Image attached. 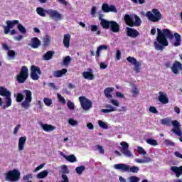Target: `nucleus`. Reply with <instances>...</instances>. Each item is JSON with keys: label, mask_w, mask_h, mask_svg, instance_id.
I'll list each match as a JSON object with an SVG mask.
<instances>
[{"label": "nucleus", "mask_w": 182, "mask_h": 182, "mask_svg": "<svg viewBox=\"0 0 182 182\" xmlns=\"http://www.w3.org/2000/svg\"><path fill=\"white\" fill-rule=\"evenodd\" d=\"M36 13L38 14V15H39V16L45 18V16H46V14H48V10L44 9L42 7H38L36 9Z\"/></svg>", "instance_id": "nucleus-29"}, {"label": "nucleus", "mask_w": 182, "mask_h": 182, "mask_svg": "<svg viewBox=\"0 0 182 182\" xmlns=\"http://www.w3.org/2000/svg\"><path fill=\"white\" fill-rule=\"evenodd\" d=\"M70 34H65L63 37V45L67 49L70 46Z\"/></svg>", "instance_id": "nucleus-26"}, {"label": "nucleus", "mask_w": 182, "mask_h": 182, "mask_svg": "<svg viewBox=\"0 0 182 182\" xmlns=\"http://www.w3.org/2000/svg\"><path fill=\"white\" fill-rule=\"evenodd\" d=\"M101 112L102 113H110L112 112H114V107H113L112 105H109L107 106V109H101Z\"/></svg>", "instance_id": "nucleus-35"}, {"label": "nucleus", "mask_w": 182, "mask_h": 182, "mask_svg": "<svg viewBox=\"0 0 182 182\" xmlns=\"http://www.w3.org/2000/svg\"><path fill=\"white\" fill-rule=\"evenodd\" d=\"M127 62L131 63V65H134L136 62L137 60L134 57L129 56L127 58Z\"/></svg>", "instance_id": "nucleus-43"}, {"label": "nucleus", "mask_w": 182, "mask_h": 182, "mask_svg": "<svg viewBox=\"0 0 182 182\" xmlns=\"http://www.w3.org/2000/svg\"><path fill=\"white\" fill-rule=\"evenodd\" d=\"M87 127L90 130H93L95 129V126H93V124H92V122L87 123Z\"/></svg>", "instance_id": "nucleus-63"}, {"label": "nucleus", "mask_w": 182, "mask_h": 182, "mask_svg": "<svg viewBox=\"0 0 182 182\" xmlns=\"http://www.w3.org/2000/svg\"><path fill=\"white\" fill-rule=\"evenodd\" d=\"M33 49H38L41 45V40L38 37L31 38V43L28 44Z\"/></svg>", "instance_id": "nucleus-15"}, {"label": "nucleus", "mask_w": 182, "mask_h": 182, "mask_svg": "<svg viewBox=\"0 0 182 182\" xmlns=\"http://www.w3.org/2000/svg\"><path fill=\"white\" fill-rule=\"evenodd\" d=\"M98 124L100 127H101V129H105V130L109 129V126L107 125V124H106L105 122L102 120L98 121Z\"/></svg>", "instance_id": "nucleus-41"}, {"label": "nucleus", "mask_w": 182, "mask_h": 182, "mask_svg": "<svg viewBox=\"0 0 182 182\" xmlns=\"http://www.w3.org/2000/svg\"><path fill=\"white\" fill-rule=\"evenodd\" d=\"M7 55L10 59H15L16 57V53L14 50H9Z\"/></svg>", "instance_id": "nucleus-37"}, {"label": "nucleus", "mask_w": 182, "mask_h": 182, "mask_svg": "<svg viewBox=\"0 0 182 182\" xmlns=\"http://www.w3.org/2000/svg\"><path fill=\"white\" fill-rule=\"evenodd\" d=\"M102 50H107V46L101 45L99 47H97L96 52L97 58H100V52H102Z\"/></svg>", "instance_id": "nucleus-30"}, {"label": "nucleus", "mask_w": 182, "mask_h": 182, "mask_svg": "<svg viewBox=\"0 0 182 182\" xmlns=\"http://www.w3.org/2000/svg\"><path fill=\"white\" fill-rule=\"evenodd\" d=\"M39 75H42L41 68L36 65H31V77L33 80H39Z\"/></svg>", "instance_id": "nucleus-11"}, {"label": "nucleus", "mask_w": 182, "mask_h": 182, "mask_svg": "<svg viewBox=\"0 0 182 182\" xmlns=\"http://www.w3.org/2000/svg\"><path fill=\"white\" fill-rule=\"evenodd\" d=\"M41 128L44 132H53L56 129V127L48 124H41Z\"/></svg>", "instance_id": "nucleus-28"}, {"label": "nucleus", "mask_w": 182, "mask_h": 182, "mask_svg": "<svg viewBox=\"0 0 182 182\" xmlns=\"http://www.w3.org/2000/svg\"><path fill=\"white\" fill-rule=\"evenodd\" d=\"M71 61H72V58H70V56L69 55H67L63 59V65L66 66L69 65V63H70Z\"/></svg>", "instance_id": "nucleus-42"}, {"label": "nucleus", "mask_w": 182, "mask_h": 182, "mask_svg": "<svg viewBox=\"0 0 182 182\" xmlns=\"http://www.w3.org/2000/svg\"><path fill=\"white\" fill-rule=\"evenodd\" d=\"M62 174H69V169L68 168V166L64 165L62 167V171H61Z\"/></svg>", "instance_id": "nucleus-49"}, {"label": "nucleus", "mask_w": 182, "mask_h": 182, "mask_svg": "<svg viewBox=\"0 0 182 182\" xmlns=\"http://www.w3.org/2000/svg\"><path fill=\"white\" fill-rule=\"evenodd\" d=\"M32 177H33L32 173H30V174L24 176L23 177V179L26 182H32V181L29 180L30 178H32Z\"/></svg>", "instance_id": "nucleus-48"}, {"label": "nucleus", "mask_w": 182, "mask_h": 182, "mask_svg": "<svg viewBox=\"0 0 182 182\" xmlns=\"http://www.w3.org/2000/svg\"><path fill=\"white\" fill-rule=\"evenodd\" d=\"M43 167H45V164H41V165L37 166L34 170V173H36V171H39V170H42Z\"/></svg>", "instance_id": "nucleus-58"}, {"label": "nucleus", "mask_w": 182, "mask_h": 182, "mask_svg": "<svg viewBox=\"0 0 182 182\" xmlns=\"http://www.w3.org/2000/svg\"><path fill=\"white\" fill-rule=\"evenodd\" d=\"M146 143L148 144H150V146H157V144H159V143L157 142V141L156 139H153L151 138L147 139Z\"/></svg>", "instance_id": "nucleus-39"}, {"label": "nucleus", "mask_w": 182, "mask_h": 182, "mask_svg": "<svg viewBox=\"0 0 182 182\" xmlns=\"http://www.w3.org/2000/svg\"><path fill=\"white\" fill-rule=\"evenodd\" d=\"M111 24L109 25V28L112 32H114V33H117L120 32V26L117 22L114 21H111Z\"/></svg>", "instance_id": "nucleus-19"}, {"label": "nucleus", "mask_w": 182, "mask_h": 182, "mask_svg": "<svg viewBox=\"0 0 182 182\" xmlns=\"http://www.w3.org/2000/svg\"><path fill=\"white\" fill-rule=\"evenodd\" d=\"M68 123L69 124H70L71 126H77V121L73 119V118H70L68 120Z\"/></svg>", "instance_id": "nucleus-53"}, {"label": "nucleus", "mask_w": 182, "mask_h": 182, "mask_svg": "<svg viewBox=\"0 0 182 182\" xmlns=\"http://www.w3.org/2000/svg\"><path fill=\"white\" fill-rule=\"evenodd\" d=\"M161 124H164V126L170 127L173 126V129H172V132L174 133V134H176V136H179L181 137L182 136V132H181V124L180 122L177 120L171 121V119L170 118H164L161 121Z\"/></svg>", "instance_id": "nucleus-2"}, {"label": "nucleus", "mask_w": 182, "mask_h": 182, "mask_svg": "<svg viewBox=\"0 0 182 182\" xmlns=\"http://www.w3.org/2000/svg\"><path fill=\"white\" fill-rule=\"evenodd\" d=\"M97 149L100 154H105V149H103V146L98 145L97 146Z\"/></svg>", "instance_id": "nucleus-57"}, {"label": "nucleus", "mask_w": 182, "mask_h": 182, "mask_svg": "<svg viewBox=\"0 0 182 182\" xmlns=\"http://www.w3.org/2000/svg\"><path fill=\"white\" fill-rule=\"evenodd\" d=\"M54 53L53 51H48L43 56L44 60H50L53 58Z\"/></svg>", "instance_id": "nucleus-33"}, {"label": "nucleus", "mask_w": 182, "mask_h": 182, "mask_svg": "<svg viewBox=\"0 0 182 182\" xmlns=\"http://www.w3.org/2000/svg\"><path fill=\"white\" fill-rule=\"evenodd\" d=\"M79 101L80 103V106L82 109V110H85V112H87L88 110H90L92 107H93V102L90 101V100L87 99L85 96L79 97Z\"/></svg>", "instance_id": "nucleus-8"}, {"label": "nucleus", "mask_w": 182, "mask_h": 182, "mask_svg": "<svg viewBox=\"0 0 182 182\" xmlns=\"http://www.w3.org/2000/svg\"><path fill=\"white\" fill-rule=\"evenodd\" d=\"M61 182H69V178L66 174H62L61 175Z\"/></svg>", "instance_id": "nucleus-54"}, {"label": "nucleus", "mask_w": 182, "mask_h": 182, "mask_svg": "<svg viewBox=\"0 0 182 182\" xmlns=\"http://www.w3.org/2000/svg\"><path fill=\"white\" fill-rule=\"evenodd\" d=\"M21 177V172L18 171V169H14L12 171H9L7 173H6V180L7 181H18Z\"/></svg>", "instance_id": "nucleus-9"}, {"label": "nucleus", "mask_w": 182, "mask_h": 182, "mask_svg": "<svg viewBox=\"0 0 182 182\" xmlns=\"http://www.w3.org/2000/svg\"><path fill=\"white\" fill-rule=\"evenodd\" d=\"M124 20L126 25L130 26V28H133V26L139 28V26H141V18L136 14H134V17L130 14H125Z\"/></svg>", "instance_id": "nucleus-3"}, {"label": "nucleus", "mask_w": 182, "mask_h": 182, "mask_svg": "<svg viewBox=\"0 0 182 182\" xmlns=\"http://www.w3.org/2000/svg\"><path fill=\"white\" fill-rule=\"evenodd\" d=\"M126 31L127 35V36H129V38H137V36H139V31H137V30L132 28L130 27H127Z\"/></svg>", "instance_id": "nucleus-18"}, {"label": "nucleus", "mask_w": 182, "mask_h": 182, "mask_svg": "<svg viewBox=\"0 0 182 182\" xmlns=\"http://www.w3.org/2000/svg\"><path fill=\"white\" fill-rule=\"evenodd\" d=\"M67 106L70 110H75V103L72 102L71 101H68L67 102Z\"/></svg>", "instance_id": "nucleus-51"}, {"label": "nucleus", "mask_w": 182, "mask_h": 182, "mask_svg": "<svg viewBox=\"0 0 182 182\" xmlns=\"http://www.w3.org/2000/svg\"><path fill=\"white\" fill-rule=\"evenodd\" d=\"M171 171L176 173V178H178L182 175V166H171Z\"/></svg>", "instance_id": "nucleus-21"}, {"label": "nucleus", "mask_w": 182, "mask_h": 182, "mask_svg": "<svg viewBox=\"0 0 182 182\" xmlns=\"http://www.w3.org/2000/svg\"><path fill=\"white\" fill-rule=\"evenodd\" d=\"M26 143V137L21 136L18 139V151H22L25 149V144Z\"/></svg>", "instance_id": "nucleus-22"}, {"label": "nucleus", "mask_w": 182, "mask_h": 182, "mask_svg": "<svg viewBox=\"0 0 182 182\" xmlns=\"http://www.w3.org/2000/svg\"><path fill=\"white\" fill-rule=\"evenodd\" d=\"M68 73V69L63 68L62 70H58L53 72L54 77H62L63 75H66Z\"/></svg>", "instance_id": "nucleus-23"}, {"label": "nucleus", "mask_w": 182, "mask_h": 182, "mask_svg": "<svg viewBox=\"0 0 182 182\" xmlns=\"http://www.w3.org/2000/svg\"><path fill=\"white\" fill-rule=\"evenodd\" d=\"M134 70L136 73H140V69L141 68V63L140 61H136L135 64H134Z\"/></svg>", "instance_id": "nucleus-34"}, {"label": "nucleus", "mask_w": 182, "mask_h": 182, "mask_svg": "<svg viewBox=\"0 0 182 182\" xmlns=\"http://www.w3.org/2000/svg\"><path fill=\"white\" fill-rule=\"evenodd\" d=\"M146 16L151 22H159V21H161L163 18L161 13H160V11L157 9H153L152 11H147Z\"/></svg>", "instance_id": "nucleus-5"}, {"label": "nucleus", "mask_w": 182, "mask_h": 182, "mask_svg": "<svg viewBox=\"0 0 182 182\" xmlns=\"http://www.w3.org/2000/svg\"><path fill=\"white\" fill-rule=\"evenodd\" d=\"M116 96H117V97H119V99H124V95H123L120 92H116Z\"/></svg>", "instance_id": "nucleus-60"}, {"label": "nucleus", "mask_w": 182, "mask_h": 182, "mask_svg": "<svg viewBox=\"0 0 182 182\" xmlns=\"http://www.w3.org/2000/svg\"><path fill=\"white\" fill-rule=\"evenodd\" d=\"M43 46L45 48H46V46H49V45L50 44V37L49 36H46L43 40Z\"/></svg>", "instance_id": "nucleus-36"}, {"label": "nucleus", "mask_w": 182, "mask_h": 182, "mask_svg": "<svg viewBox=\"0 0 182 182\" xmlns=\"http://www.w3.org/2000/svg\"><path fill=\"white\" fill-rule=\"evenodd\" d=\"M137 152L139 154H143L144 156H146V154H147V152H146L144 149H143V147H141V146H138L137 147Z\"/></svg>", "instance_id": "nucleus-47"}, {"label": "nucleus", "mask_w": 182, "mask_h": 182, "mask_svg": "<svg viewBox=\"0 0 182 182\" xmlns=\"http://www.w3.org/2000/svg\"><path fill=\"white\" fill-rule=\"evenodd\" d=\"M20 128L21 124H18L17 126H16L14 130V134H18V130H19Z\"/></svg>", "instance_id": "nucleus-62"}, {"label": "nucleus", "mask_w": 182, "mask_h": 182, "mask_svg": "<svg viewBox=\"0 0 182 182\" xmlns=\"http://www.w3.org/2000/svg\"><path fill=\"white\" fill-rule=\"evenodd\" d=\"M113 90H114L113 87H107L105 89L104 93L107 99H113V95H112V92H113Z\"/></svg>", "instance_id": "nucleus-27"}, {"label": "nucleus", "mask_w": 182, "mask_h": 182, "mask_svg": "<svg viewBox=\"0 0 182 182\" xmlns=\"http://www.w3.org/2000/svg\"><path fill=\"white\" fill-rule=\"evenodd\" d=\"M49 174V171L48 170H44L37 174V178H45L48 177Z\"/></svg>", "instance_id": "nucleus-32"}, {"label": "nucleus", "mask_w": 182, "mask_h": 182, "mask_svg": "<svg viewBox=\"0 0 182 182\" xmlns=\"http://www.w3.org/2000/svg\"><path fill=\"white\" fill-rule=\"evenodd\" d=\"M120 145L122 146L121 149V153L124 154L126 157H132L133 156V154H132V151L129 150V144L126 141H122L120 143Z\"/></svg>", "instance_id": "nucleus-12"}, {"label": "nucleus", "mask_w": 182, "mask_h": 182, "mask_svg": "<svg viewBox=\"0 0 182 182\" xmlns=\"http://www.w3.org/2000/svg\"><path fill=\"white\" fill-rule=\"evenodd\" d=\"M156 41L154 42V46L156 50H164V48L168 45L169 41H173L175 38L173 46L177 47L181 45V36L178 33L173 34L171 31L168 28H157Z\"/></svg>", "instance_id": "nucleus-1"}, {"label": "nucleus", "mask_w": 182, "mask_h": 182, "mask_svg": "<svg viewBox=\"0 0 182 182\" xmlns=\"http://www.w3.org/2000/svg\"><path fill=\"white\" fill-rule=\"evenodd\" d=\"M47 12L50 18L54 19V21H60L63 17V16L56 10L48 9Z\"/></svg>", "instance_id": "nucleus-13"}, {"label": "nucleus", "mask_w": 182, "mask_h": 182, "mask_svg": "<svg viewBox=\"0 0 182 182\" xmlns=\"http://www.w3.org/2000/svg\"><path fill=\"white\" fill-rule=\"evenodd\" d=\"M57 96L58 97V100H59L60 103H62L63 105H65V103H66V100H65V98L63 97H62V95L58 94Z\"/></svg>", "instance_id": "nucleus-52"}, {"label": "nucleus", "mask_w": 182, "mask_h": 182, "mask_svg": "<svg viewBox=\"0 0 182 182\" xmlns=\"http://www.w3.org/2000/svg\"><path fill=\"white\" fill-rule=\"evenodd\" d=\"M23 93L25 94L26 98L23 102H21V107L23 109H29L31 103L32 102V92L29 90H23Z\"/></svg>", "instance_id": "nucleus-10"}, {"label": "nucleus", "mask_w": 182, "mask_h": 182, "mask_svg": "<svg viewBox=\"0 0 182 182\" xmlns=\"http://www.w3.org/2000/svg\"><path fill=\"white\" fill-rule=\"evenodd\" d=\"M60 156H63L67 161H69V163H76L77 161L76 156L75 155L66 156L63 152H60Z\"/></svg>", "instance_id": "nucleus-24"}, {"label": "nucleus", "mask_w": 182, "mask_h": 182, "mask_svg": "<svg viewBox=\"0 0 182 182\" xmlns=\"http://www.w3.org/2000/svg\"><path fill=\"white\" fill-rule=\"evenodd\" d=\"M159 95V101L161 102V103H163V105H167V103H168V98L167 97V95L162 91H160Z\"/></svg>", "instance_id": "nucleus-20"}, {"label": "nucleus", "mask_w": 182, "mask_h": 182, "mask_svg": "<svg viewBox=\"0 0 182 182\" xmlns=\"http://www.w3.org/2000/svg\"><path fill=\"white\" fill-rule=\"evenodd\" d=\"M116 58L117 60H120L122 59V52L120 51V50H117Z\"/></svg>", "instance_id": "nucleus-55"}, {"label": "nucleus", "mask_w": 182, "mask_h": 182, "mask_svg": "<svg viewBox=\"0 0 182 182\" xmlns=\"http://www.w3.org/2000/svg\"><path fill=\"white\" fill-rule=\"evenodd\" d=\"M85 166H77L75 168V171L77 174H82V173H83V171H85Z\"/></svg>", "instance_id": "nucleus-45"}, {"label": "nucleus", "mask_w": 182, "mask_h": 182, "mask_svg": "<svg viewBox=\"0 0 182 182\" xmlns=\"http://www.w3.org/2000/svg\"><path fill=\"white\" fill-rule=\"evenodd\" d=\"M129 182H139L140 181V178L136 176H130L129 178Z\"/></svg>", "instance_id": "nucleus-44"}, {"label": "nucleus", "mask_w": 182, "mask_h": 182, "mask_svg": "<svg viewBox=\"0 0 182 182\" xmlns=\"http://www.w3.org/2000/svg\"><path fill=\"white\" fill-rule=\"evenodd\" d=\"M88 71H85L82 73V76L84 79L87 80H95V75L93 74V70L92 68H88Z\"/></svg>", "instance_id": "nucleus-16"}, {"label": "nucleus", "mask_w": 182, "mask_h": 182, "mask_svg": "<svg viewBox=\"0 0 182 182\" xmlns=\"http://www.w3.org/2000/svg\"><path fill=\"white\" fill-rule=\"evenodd\" d=\"M132 93L134 96H139V90H137L136 87H135L133 90H132Z\"/></svg>", "instance_id": "nucleus-64"}, {"label": "nucleus", "mask_w": 182, "mask_h": 182, "mask_svg": "<svg viewBox=\"0 0 182 182\" xmlns=\"http://www.w3.org/2000/svg\"><path fill=\"white\" fill-rule=\"evenodd\" d=\"M182 70L181 63L177 60L175 61L173 64V66L171 67V70L173 73H174L175 75H178V73H180L178 70Z\"/></svg>", "instance_id": "nucleus-17"}, {"label": "nucleus", "mask_w": 182, "mask_h": 182, "mask_svg": "<svg viewBox=\"0 0 182 182\" xmlns=\"http://www.w3.org/2000/svg\"><path fill=\"white\" fill-rule=\"evenodd\" d=\"M115 170H120L122 173H139L140 168L139 166H131L124 164H118L114 166Z\"/></svg>", "instance_id": "nucleus-4"}, {"label": "nucleus", "mask_w": 182, "mask_h": 182, "mask_svg": "<svg viewBox=\"0 0 182 182\" xmlns=\"http://www.w3.org/2000/svg\"><path fill=\"white\" fill-rule=\"evenodd\" d=\"M164 143H165L166 146H173V147L176 146L174 142L171 141L169 139H165Z\"/></svg>", "instance_id": "nucleus-50"}, {"label": "nucleus", "mask_w": 182, "mask_h": 182, "mask_svg": "<svg viewBox=\"0 0 182 182\" xmlns=\"http://www.w3.org/2000/svg\"><path fill=\"white\" fill-rule=\"evenodd\" d=\"M43 102H44V105H46V106H48V107H50V106L53 103V102L52 101V99L49 97H45L43 99Z\"/></svg>", "instance_id": "nucleus-40"}, {"label": "nucleus", "mask_w": 182, "mask_h": 182, "mask_svg": "<svg viewBox=\"0 0 182 182\" xmlns=\"http://www.w3.org/2000/svg\"><path fill=\"white\" fill-rule=\"evenodd\" d=\"M97 29H99L97 26H96V25H91V31L92 32H97Z\"/></svg>", "instance_id": "nucleus-61"}, {"label": "nucleus", "mask_w": 182, "mask_h": 182, "mask_svg": "<svg viewBox=\"0 0 182 182\" xmlns=\"http://www.w3.org/2000/svg\"><path fill=\"white\" fill-rule=\"evenodd\" d=\"M18 23H19V21L18 20H14V21L8 20L6 21V25L11 29H14V27L15 26V25H18Z\"/></svg>", "instance_id": "nucleus-31"}, {"label": "nucleus", "mask_w": 182, "mask_h": 182, "mask_svg": "<svg viewBox=\"0 0 182 182\" xmlns=\"http://www.w3.org/2000/svg\"><path fill=\"white\" fill-rule=\"evenodd\" d=\"M0 96L6 97V105L3 106V109H6L12 105V99L11 98V93L6 87L0 86Z\"/></svg>", "instance_id": "nucleus-6"}, {"label": "nucleus", "mask_w": 182, "mask_h": 182, "mask_svg": "<svg viewBox=\"0 0 182 182\" xmlns=\"http://www.w3.org/2000/svg\"><path fill=\"white\" fill-rule=\"evenodd\" d=\"M102 10L105 14H109V12H114V14H117V9H116V6L110 5L107 4H103L102 6Z\"/></svg>", "instance_id": "nucleus-14"}, {"label": "nucleus", "mask_w": 182, "mask_h": 182, "mask_svg": "<svg viewBox=\"0 0 182 182\" xmlns=\"http://www.w3.org/2000/svg\"><path fill=\"white\" fill-rule=\"evenodd\" d=\"M100 19H101L100 25L102 26L103 29H109V28H110L112 21H107L102 18H100Z\"/></svg>", "instance_id": "nucleus-25"}, {"label": "nucleus", "mask_w": 182, "mask_h": 182, "mask_svg": "<svg viewBox=\"0 0 182 182\" xmlns=\"http://www.w3.org/2000/svg\"><path fill=\"white\" fill-rule=\"evenodd\" d=\"M4 33L5 35H8V33H9V32H11V28L7 25L4 26Z\"/></svg>", "instance_id": "nucleus-56"}, {"label": "nucleus", "mask_w": 182, "mask_h": 182, "mask_svg": "<svg viewBox=\"0 0 182 182\" xmlns=\"http://www.w3.org/2000/svg\"><path fill=\"white\" fill-rule=\"evenodd\" d=\"M17 28L21 33H26V28L22 24H18Z\"/></svg>", "instance_id": "nucleus-46"}, {"label": "nucleus", "mask_w": 182, "mask_h": 182, "mask_svg": "<svg viewBox=\"0 0 182 182\" xmlns=\"http://www.w3.org/2000/svg\"><path fill=\"white\" fill-rule=\"evenodd\" d=\"M29 77V70L26 66H22L18 75H16V80L18 83H25L26 80Z\"/></svg>", "instance_id": "nucleus-7"}, {"label": "nucleus", "mask_w": 182, "mask_h": 182, "mask_svg": "<svg viewBox=\"0 0 182 182\" xmlns=\"http://www.w3.org/2000/svg\"><path fill=\"white\" fill-rule=\"evenodd\" d=\"M149 112H150L151 113H154V114H156V113L158 112H157V109H156V107H149Z\"/></svg>", "instance_id": "nucleus-59"}, {"label": "nucleus", "mask_w": 182, "mask_h": 182, "mask_svg": "<svg viewBox=\"0 0 182 182\" xmlns=\"http://www.w3.org/2000/svg\"><path fill=\"white\" fill-rule=\"evenodd\" d=\"M25 99V95H23L22 93H17L16 97V100L17 103H21Z\"/></svg>", "instance_id": "nucleus-38"}]
</instances>
